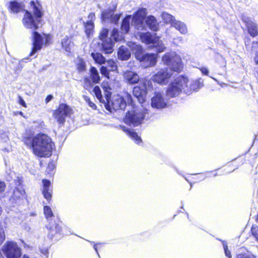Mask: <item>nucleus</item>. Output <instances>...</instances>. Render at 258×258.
<instances>
[{
  "label": "nucleus",
  "instance_id": "1",
  "mask_svg": "<svg viewBox=\"0 0 258 258\" xmlns=\"http://www.w3.org/2000/svg\"><path fill=\"white\" fill-rule=\"evenodd\" d=\"M162 60L164 64L169 66L171 69L166 68L161 69L153 76L152 80L158 84L165 85L168 83L169 79L172 76V71L181 72L183 64L181 58L175 52L165 54Z\"/></svg>",
  "mask_w": 258,
  "mask_h": 258
},
{
  "label": "nucleus",
  "instance_id": "2",
  "mask_svg": "<svg viewBox=\"0 0 258 258\" xmlns=\"http://www.w3.org/2000/svg\"><path fill=\"white\" fill-rule=\"evenodd\" d=\"M23 140L25 144L32 148L33 153L40 157H49L54 147L51 139L43 134H38L32 139L24 137Z\"/></svg>",
  "mask_w": 258,
  "mask_h": 258
},
{
  "label": "nucleus",
  "instance_id": "3",
  "mask_svg": "<svg viewBox=\"0 0 258 258\" xmlns=\"http://www.w3.org/2000/svg\"><path fill=\"white\" fill-rule=\"evenodd\" d=\"M105 100H103L104 106L110 112L113 110L124 109L127 104H132L133 102L131 95L127 92H124L122 96L116 95L111 99L110 93H107L105 94Z\"/></svg>",
  "mask_w": 258,
  "mask_h": 258
},
{
  "label": "nucleus",
  "instance_id": "4",
  "mask_svg": "<svg viewBox=\"0 0 258 258\" xmlns=\"http://www.w3.org/2000/svg\"><path fill=\"white\" fill-rule=\"evenodd\" d=\"M32 12L25 11L22 23L24 26L32 31H34L41 26V17L42 13L39 5L32 1L30 3Z\"/></svg>",
  "mask_w": 258,
  "mask_h": 258
},
{
  "label": "nucleus",
  "instance_id": "5",
  "mask_svg": "<svg viewBox=\"0 0 258 258\" xmlns=\"http://www.w3.org/2000/svg\"><path fill=\"white\" fill-rule=\"evenodd\" d=\"M131 105L132 109L128 111L124 118V121L129 125L138 126L143 123L145 114L147 113V110L143 107L136 106L134 102Z\"/></svg>",
  "mask_w": 258,
  "mask_h": 258
},
{
  "label": "nucleus",
  "instance_id": "6",
  "mask_svg": "<svg viewBox=\"0 0 258 258\" xmlns=\"http://www.w3.org/2000/svg\"><path fill=\"white\" fill-rule=\"evenodd\" d=\"M153 90L152 83L151 80L142 79L139 85L133 89V94L140 103L145 101L146 96L149 91Z\"/></svg>",
  "mask_w": 258,
  "mask_h": 258
},
{
  "label": "nucleus",
  "instance_id": "7",
  "mask_svg": "<svg viewBox=\"0 0 258 258\" xmlns=\"http://www.w3.org/2000/svg\"><path fill=\"white\" fill-rule=\"evenodd\" d=\"M187 82V77L180 76L175 79L168 86L166 95L169 98L178 96L182 91L184 92V85Z\"/></svg>",
  "mask_w": 258,
  "mask_h": 258
},
{
  "label": "nucleus",
  "instance_id": "8",
  "mask_svg": "<svg viewBox=\"0 0 258 258\" xmlns=\"http://www.w3.org/2000/svg\"><path fill=\"white\" fill-rule=\"evenodd\" d=\"M2 251L7 258H21V249L14 242L6 243L2 247Z\"/></svg>",
  "mask_w": 258,
  "mask_h": 258
},
{
  "label": "nucleus",
  "instance_id": "9",
  "mask_svg": "<svg viewBox=\"0 0 258 258\" xmlns=\"http://www.w3.org/2000/svg\"><path fill=\"white\" fill-rule=\"evenodd\" d=\"M72 110L67 104L61 103L59 104L58 108L53 113V116L59 123H63L66 118L70 116L72 114Z\"/></svg>",
  "mask_w": 258,
  "mask_h": 258
},
{
  "label": "nucleus",
  "instance_id": "10",
  "mask_svg": "<svg viewBox=\"0 0 258 258\" xmlns=\"http://www.w3.org/2000/svg\"><path fill=\"white\" fill-rule=\"evenodd\" d=\"M147 14L146 9L142 8L136 13L132 18V22L136 28L138 30H143L145 25L143 20Z\"/></svg>",
  "mask_w": 258,
  "mask_h": 258
},
{
  "label": "nucleus",
  "instance_id": "11",
  "mask_svg": "<svg viewBox=\"0 0 258 258\" xmlns=\"http://www.w3.org/2000/svg\"><path fill=\"white\" fill-rule=\"evenodd\" d=\"M151 106L157 109L165 108L167 105V101L164 97V94L160 92H155L151 98Z\"/></svg>",
  "mask_w": 258,
  "mask_h": 258
},
{
  "label": "nucleus",
  "instance_id": "12",
  "mask_svg": "<svg viewBox=\"0 0 258 258\" xmlns=\"http://www.w3.org/2000/svg\"><path fill=\"white\" fill-rule=\"evenodd\" d=\"M33 48L32 51L30 53V56H32L37 51L40 50L43 45V39L41 35L37 32L34 31L32 34Z\"/></svg>",
  "mask_w": 258,
  "mask_h": 258
},
{
  "label": "nucleus",
  "instance_id": "13",
  "mask_svg": "<svg viewBox=\"0 0 258 258\" xmlns=\"http://www.w3.org/2000/svg\"><path fill=\"white\" fill-rule=\"evenodd\" d=\"M202 85L203 83L201 82L200 80L189 81L187 78V82L184 85V92L187 94H189L192 91L198 90Z\"/></svg>",
  "mask_w": 258,
  "mask_h": 258
},
{
  "label": "nucleus",
  "instance_id": "14",
  "mask_svg": "<svg viewBox=\"0 0 258 258\" xmlns=\"http://www.w3.org/2000/svg\"><path fill=\"white\" fill-rule=\"evenodd\" d=\"M138 60L142 62V64L146 68L152 67L156 64V54L154 53H144L142 58Z\"/></svg>",
  "mask_w": 258,
  "mask_h": 258
},
{
  "label": "nucleus",
  "instance_id": "15",
  "mask_svg": "<svg viewBox=\"0 0 258 258\" xmlns=\"http://www.w3.org/2000/svg\"><path fill=\"white\" fill-rule=\"evenodd\" d=\"M88 18V20L86 23H84V26L86 35L89 36L92 33L94 27V21L95 20L94 13H91L89 14Z\"/></svg>",
  "mask_w": 258,
  "mask_h": 258
},
{
  "label": "nucleus",
  "instance_id": "16",
  "mask_svg": "<svg viewBox=\"0 0 258 258\" xmlns=\"http://www.w3.org/2000/svg\"><path fill=\"white\" fill-rule=\"evenodd\" d=\"M123 76L125 81L130 84H136L140 80L139 75L132 71H126L123 73Z\"/></svg>",
  "mask_w": 258,
  "mask_h": 258
},
{
  "label": "nucleus",
  "instance_id": "17",
  "mask_svg": "<svg viewBox=\"0 0 258 258\" xmlns=\"http://www.w3.org/2000/svg\"><path fill=\"white\" fill-rule=\"evenodd\" d=\"M49 230V236L52 238L56 233H59L61 231V227L58 223L55 222L50 223L46 226Z\"/></svg>",
  "mask_w": 258,
  "mask_h": 258
},
{
  "label": "nucleus",
  "instance_id": "18",
  "mask_svg": "<svg viewBox=\"0 0 258 258\" xmlns=\"http://www.w3.org/2000/svg\"><path fill=\"white\" fill-rule=\"evenodd\" d=\"M128 46L137 59L142 58L144 53L141 46L135 43H130Z\"/></svg>",
  "mask_w": 258,
  "mask_h": 258
},
{
  "label": "nucleus",
  "instance_id": "19",
  "mask_svg": "<svg viewBox=\"0 0 258 258\" xmlns=\"http://www.w3.org/2000/svg\"><path fill=\"white\" fill-rule=\"evenodd\" d=\"M146 23L151 30L157 31L159 30V24L154 16H148L146 19Z\"/></svg>",
  "mask_w": 258,
  "mask_h": 258
},
{
  "label": "nucleus",
  "instance_id": "20",
  "mask_svg": "<svg viewBox=\"0 0 258 258\" xmlns=\"http://www.w3.org/2000/svg\"><path fill=\"white\" fill-rule=\"evenodd\" d=\"M142 42L147 44H154L158 37L153 36L150 33H143L140 35Z\"/></svg>",
  "mask_w": 258,
  "mask_h": 258
},
{
  "label": "nucleus",
  "instance_id": "21",
  "mask_svg": "<svg viewBox=\"0 0 258 258\" xmlns=\"http://www.w3.org/2000/svg\"><path fill=\"white\" fill-rule=\"evenodd\" d=\"M171 26L175 28L182 34L185 35L188 32L186 24L181 21L176 20Z\"/></svg>",
  "mask_w": 258,
  "mask_h": 258
},
{
  "label": "nucleus",
  "instance_id": "22",
  "mask_svg": "<svg viewBox=\"0 0 258 258\" xmlns=\"http://www.w3.org/2000/svg\"><path fill=\"white\" fill-rule=\"evenodd\" d=\"M120 128L125 132L128 136L136 142L137 144H139L141 142L142 140L141 138L137 135V134L134 132L133 130H128L125 126H120Z\"/></svg>",
  "mask_w": 258,
  "mask_h": 258
},
{
  "label": "nucleus",
  "instance_id": "23",
  "mask_svg": "<svg viewBox=\"0 0 258 258\" xmlns=\"http://www.w3.org/2000/svg\"><path fill=\"white\" fill-rule=\"evenodd\" d=\"M130 56V51L126 47L123 46H121L119 47L118 51V57L119 59L125 60H127Z\"/></svg>",
  "mask_w": 258,
  "mask_h": 258
},
{
  "label": "nucleus",
  "instance_id": "24",
  "mask_svg": "<svg viewBox=\"0 0 258 258\" xmlns=\"http://www.w3.org/2000/svg\"><path fill=\"white\" fill-rule=\"evenodd\" d=\"M61 44L62 47L68 53V55H69L71 52L73 46L71 38L66 36L62 39Z\"/></svg>",
  "mask_w": 258,
  "mask_h": 258
},
{
  "label": "nucleus",
  "instance_id": "25",
  "mask_svg": "<svg viewBox=\"0 0 258 258\" xmlns=\"http://www.w3.org/2000/svg\"><path fill=\"white\" fill-rule=\"evenodd\" d=\"M9 8L11 12L18 13L24 10V6L17 1H13L10 3Z\"/></svg>",
  "mask_w": 258,
  "mask_h": 258
},
{
  "label": "nucleus",
  "instance_id": "26",
  "mask_svg": "<svg viewBox=\"0 0 258 258\" xmlns=\"http://www.w3.org/2000/svg\"><path fill=\"white\" fill-rule=\"evenodd\" d=\"M101 49L105 53L109 54L113 51V42L111 40H105V41L102 42Z\"/></svg>",
  "mask_w": 258,
  "mask_h": 258
},
{
  "label": "nucleus",
  "instance_id": "27",
  "mask_svg": "<svg viewBox=\"0 0 258 258\" xmlns=\"http://www.w3.org/2000/svg\"><path fill=\"white\" fill-rule=\"evenodd\" d=\"M247 27L249 34L252 37H254L258 34L257 25L252 21H249L247 23Z\"/></svg>",
  "mask_w": 258,
  "mask_h": 258
},
{
  "label": "nucleus",
  "instance_id": "28",
  "mask_svg": "<svg viewBox=\"0 0 258 258\" xmlns=\"http://www.w3.org/2000/svg\"><path fill=\"white\" fill-rule=\"evenodd\" d=\"M161 17L165 23L167 24H170L171 26L172 25L174 21H176L174 16L166 12H163L162 14Z\"/></svg>",
  "mask_w": 258,
  "mask_h": 258
},
{
  "label": "nucleus",
  "instance_id": "29",
  "mask_svg": "<svg viewBox=\"0 0 258 258\" xmlns=\"http://www.w3.org/2000/svg\"><path fill=\"white\" fill-rule=\"evenodd\" d=\"M131 19V16L129 15L126 16L122 21L121 29L125 33H127L130 29V21Z\"/></svg>",
  "mask_w": 258,
  "mask_h": 258
},
{
  "label": "nucleus",
  "instance_id": "30",
  "mask_svg": "<svg viewBox=\"0 0 258 258\" xmlns=\"http://www.w3.org/2000/svg\"><path fill=\"white\" fill-rule=\"evenodd\" d=\"M91 56L95 61L98 64H102L104 63L105 62V58L101 53L92 52Z\"/></svg>",
  "mask_w": 258,
  "mask_h": 258
},
{
  "label": "nucleus",
  "instance_id": "31",
  "mask_svg": "<svg viewBox=\"0 0 258 258\" xmlns=\"http://www.w3.org/2000/svg\"><path fill=\"white\" fill-rule=\"evenodd\" d=\"M91 78L93 83H98L100 81V77L97 69L94 67H91L90 70Z\"/></svg>",
  "mask_w": 258,
  "mask_h": 258
},
{
  "label": "nucleus",
  "instance_id": "32",
  "mask_svg": "<svg viewBox=\"0 0 258 258\" xmlns=\"http://www.w3.org/2000/svg\"><path fill=\"white\" fill-rule=\"evenodd\" d=\"M123 39L122 34H120L118 31L117 29H114L111 34V37L109 38V40H111L112 41H120Z\"/></svg>",
  "mask_w": 258,
  "mask_h": 258
},
{
  "label": "nucleus",
  "instance_id": "33",
  "mask_svg": "<svg viewBox=\"0 0 258 258\" xmlns=\"http://www.w3.org/2000/svg\"><path fill=\"white\" fill-rule=\"evenodd\" d=\"M114 14V11L112 10H106L103 11L102 13V20L103 21L109 20L110 21L111 18Z\"/></svg>",
  "mask_w": 258,
  "mask_h": 258
},
{
  "label": "nucleus",
  "instance_id": "34",
  "mask_svg": "<svg viewBox=\"0 0 258 258\" xmlns=\"http://www.w3.org/2000/svg\"><path fill=\"white\" fill-rule=\"evenodd\" d=\"M154 47L156 48L157 52H161L165 50L166 47L163 44V42L157 38V40L153 44Z\"/></svg>",
  "mask_w": 258,
  "mask_h": 258
},
{
  "label": "nucleus",
  "instance_id": "35",
  "mask_svg": "<svg viewBox=\"0 0 258 258\" xmlns=\"http://www.w3.org/2000/svg\"><path fill=\"white\" fill-rule=\"evenodd\" d=\"M107 67H106L110 71L115 72L117 70V65L116 63L112 60L107 61Z\"/></svg>",
  "mask_w": 258,
  "mask_h": 258
},
{
  "label": "nucleus",
  "instance_id": "36",
  "mask_svg": "<svg viewBox=\"0 0 258 258\" xmlns=\"http://www.w3.org/2000/svg\"><path fill=\"white\" fill-rule=\"evenodd\" d=\"M93 92L96 97L100 101V102L103 103V100H105L102 97L100 88L97 86H95L93 89Z\"/></svg>",
  "mask_w": 258,
  "mask_h": 258
},
{
  "label": "nucleus",
  "instance_id": "37",
  "mask_svg": "<svg viewBox=\"0 0 258 258\" xmlns=\"http://www.w3.org/2000/svg\"><path fill=\"white\" fill-rule=\"evenodd\" d=\"M43 212L46 218L47 219L53 216L52 211L49 206H44Z\"/></svg>",
  "mask_w": 258,
  "mask_h": 258
},
{
  "label": "nucleus",
  "instance_id": "38",
  "mask_svg": "<svg viewBox=\"0 0 258 258\" xmlns=\"http://www.w3.org/2000/svg\"><path fill=\"white\" fill-rule=\"evenodd\" d=\"M108 33V30L106 28H103L100 32L99 38L101 42L105 41V40H108L109 39L107 38Z\"/></svg>",
  "mask_w": 258,
  "mask_h": 258
},
{
  "label": "nucleus",
  "instance_id": "39",
  "mask_svg": "<svg viewBox=\"0 0 258 258\" xmlns=\"http://www.w3.org/2000/svg\"><path fill=\"white\" fill-rule=\"evenodd\" d=\"M83 98L84 100L86 101V102L87 103V104L89 105V106L92 109H97L96 105L90 100L89 97L87 96H84Z\"/></svg>",
  "mask_w": 258,
  "mask_h": 258
},
{
  "label": "nucleus",
  "instance_id": "40",
  "mask_svg": "<svg viewBox=\"0 0 258 258\" xmlns=\"http://www.w3.org/2000/svg\"><path fill=\"white\" fill-rule=\"evenodd\" d=\"M43 190L42 194H50L49 192V187L50 182L47 180H43Z\"/></svg>",
  "mask_w": 258,
  "mask_h": 258
},
{
  "label": "nucleus",
  "instance_id": "41",
  "mask_svg": "<svg viewBox=\"0 0 258 258\" xmlns=\"http://www.w3.org/2000/svg\"><path fill=\"white\" fill-rule=\"evenodd\" d=\"M109 69L106 67L102 66L100 68V72L101 74L107 78H109Z\"/></svg>",
  "mask_w": 258,
  "mask_h": 258
},
{
  "label": "nucleus",
  "instance_id": "42",
  "mask_svg": "<svg viewBox=\"0 0 258 258\" xmlns=\"http://www.w3.org/2000/svg\"><path fill=\"white\" fill-rule=\"evenodd\" d=\"M251 231L252 235L258 241V226L253 225L251 228Z\"/></svg>",
  "mask_w": 258,
  "mask_h": 258
},
{
  "label": "nucleus",
  "instance_id": "43",
  "mask_svg": "<svg viewBox=\"0 0 258 258\" xmlns=\"http://www.w3.org/2000/svg\"><path fill=\"white\" fill-rule=\"evenodd\" d=\"M220 241H221L223 243V248L224 249L225 255L229 258H231V253H230V251L228 249V246H227L226 242H225L224 241H222L221 240H220Z\"/></svg>",
  "mask_w": 258,
  "mask_h": 258
},
{
  "label": "nucleus",
  "instance_id": "44",
  "mask_svg": "<svg viewBox=\"0 0 258 258\" xmlns=\"http://www.w3.org/2000/svg\"><path fill=\"white\" fill-rule=\"evenodd\" d=\"M77 66H78V70L80 72H83V71H85L86 69L85 62L82 60H79V62H78Z\"/></svg>",
  "mask_w": 258,
  "mask_h": 258
},
{
  "label": "nucleus",
  "instance_id": "45",
  "mask_svg": "<svg viewBox=\"0 0 258 258\" xmlns=\"http://www.w3.org/2000/svg\"><path fill=\"white\" fill-rule=\"evenodd\" d=\"M40 252L44 255H47L48 253V245H45L44 247H39Z\"/></svg>",
  "mask_w": 258,
  "mask_h": 258
},
{
  "label": "nucleus",
  "instance_id": "46",
  "mask_svg": "<svg viewBox=\"0 0 258 258\" xmlns=\"http://www.w3.org/2000/svg\"><path fill=\"white\" fill-rule=\"evenodd\" d=\"M120 18V15L115 14L113 15L112 17L111 18L110 22L113 23H117Z\"/></svg>",
  "mask_w": 258,
  "mask_h": 258
},
{
  "label": "nucleus",
  "instance_id": "47",
  "mask_svg": "<svg viewBox=\"0 0 258 258\" xmlns=\"http://www.w3.org/2000/svg\"><path fill=\"white\" fill-rule=\"evenodd\" d=\"M87 241H88L89 242H90L91 244L93 245V248L94 249V250H95V251L96 252L97 255H98V256H100L99 255V254L98 252V247L97 246L98 245H102L103 243H95L93 241H89V240H87Z\"/></svg>",
  "mask_w": 258,
  "mask_h": 258
},
{
  "label": "nucleus",
  "instance_id": "48",
  "mask_svg": "<svg viewBox=\"0 0 258 258\" xmlns=\"http://www.w3.org/2000/svg\"><path fill=\"white\" fill-rule=\"evenodd\" d=\"M237 258H256V257L253 254H239Z\"/></svg>",
  "mask_w": 258,
  "mask_h": 258
},
{
  "label": "nucleus",
  "instance_id": "49",
  "mask_svg": "<svg viewBox=\"0 0 258 258\" xmlns=\"http://www.w3.org/2000/svg\"><path fill=\"white\" fill-rule=\"evenodd\" d=\"M200 71H201L203 75L208 76L209 74V70L206 67H202L200 69Z\"/></svg>",
  "mask_w": 258,
  "mask_h": 258
},
{
  "label": "nucleus",
  "instance_id": "50",
  "mask_svg": "<svg viewBox=\"0 0 258 258\" xmlns=\"http://www.w3.org/2000/svg\"><path fill=\"white\" fill-rule=\"evenodd\" d=\"M18 98H19V100H18L19 103L20 104H21V105H22L23 106L26 107H27L26 104L25 102L23 99L22 98V97H21L20 96H19Z\"/></svg>",
  "mask_w": 258,
  "mask_h": 258
},
{
  "label": "nucleus",
  "instance_id": "51",
  "mask_svg": "<svg viewBox=\"0 0 258 258\" xmlns=\"http://www.w3.org/2000/svg\"><path fill=\"white\" fill-rule=\"evenodd\" d=\"M0 137H1V139L3 140L4 141V142H7L9 140L7 134L5 133V134H2L0 136Z\"/></svg>",
  "mask_w": 258,
  "mask_h": 258
},
{
  "label": "nucleus",
  "instance_id": "52",
  "mask_svg": "<svg viewBox=\"0 0 258 258\" xmlns=\"http://www.w3.org/2000/svg\"><path fill=\"white\" fill-rule=\"evenodd\" d=\"M6 188V184L4 182L0 181V193L4 191Z\"/></svg>",
  "mask_w": 258,
  "mask_h": 258
},
{
  "label": "nucleus",
  "instance_id": "53",
  "mask_svg": "<svg viewBox=\"0 0 258 258\" xmlns=\"http://www.w3.org/2000/svg\"><path fill=\"white\" fill-rule=\"evenodd\" d=\"M182 38L181 37H177L173 39V42L176 44L179 42H182Z\"/></svg>",
  "mask_w": 258,
  "mask_h": 258
},
{
  "label": "nucleus",
  "instance_id": "54",
  "mask_svg": "<svg viewBox=\"0 0 258 258\" xmlns=\"http://www.w3.org/2000/svg\"><path fill=\"white\" fill-rule=\"evenodd\" d=\"M43 197L48 201H50L52 198L51 195H43Z\"/></svg>",
  "mask_w": 258,
  "mask_h": 258
},
{
  "label": "nucleus",
  "instance_id": "55",
  "mask_svg": "<svg viewBox=\"0 0 258 258\" xmlns=\"http://www.w3.org/2000/svg\"><path fill=\"white\" fill-rule=\"evenodd\" d=\"M52 98L53 96L51 95H49L48 96H47L45 99L46 103H47L48 102H49L52 99Z\"/></svg>",
  "mask_w": 258,
  "mask_h": 258
},
{
  "label": "nucleus",
  "instance_id": "56",
  "mask_svg": "<svg viewBox=\"0 0 258 258\" xmlns=\"http://www.w3.org/2000/svg\"><path fill=\"white\" fill-rule=\"evenodd\" d=\"M252 48L253 49H254L256 48H258V41L253 42Z\"/></svg>",
  "mask_w": 258,
  "mask_h": 258
},
{
  "label": "nucleus",
  "instance_id": "57",
  "mask_svg": "<svg viewBox=\"0 0 258 258\" xmlns=\"http://www.w3.org/2000/svg\"><path fill=\"white\" fill-rule=\"evenodd\" d=\"M254 60L255 63L256 64H258V52L256 54V55L254 58Z\"/></svg>",
  "mask_w": 258,
  "mask_h": 258
},
{
  "label": "nucleus",
  "instance_id": "58",
  "mask_svg": "<svg viewBox=\"0 0 258 258\" xmlns=\"http://www.w3.org/2000/svg\"><path fill=\"white\" fill-rule=\"evenodd\" d=\"M15 192H19L20 194H23V192H24V190H19V188H17V190L15 191Z\"/></svg>",
  "mask_w": 258,
  "mask_h": 258
},
{
  "label": "nucleus",
  "instance_id": "59",
  "mask_svg": "<svg viewBox=\"0 0 258 258\" xmlns=\"http://www.w3.org/2000/svg\"><path fill=\"white\" fill-rule=\"evenodd\" d=\"M48 167L49 168H52L53 167V165L52 164H49Z\"/></svg>",
  "mask_w": 258,
  "mask_h": 258
},
{
  "label": "nucleus",
  "instance_id": "60",
  "mask_svg": "<svg viewBox=\"0 0 258 258\" xmlns=\"http://www.w3.org/2000/svg\"><path fill=\"white\" fill-rule=\"evenodd\" d=\"M212 78L213 79H214L215 81H217V80H216L215 78H213V77H212Z\"/></svg>",
  "mask_w": 258,
  "mask_h": 258
},
{
  "label": "nucleus",
  "instance_id": "61",
  "mask_svg": "<svg viewBox=\"0 0 258 258\" xmlns=\"http://www.w3.org/2000/svg\"><path fill=\"white\" fill-rule=\"evenodd\" d=\"M86 86H87V84L86 83V85H85V88H86Z\"/></svg>",
  "mask_w": 258,
  "mask_h": 258
}]
</instances>
